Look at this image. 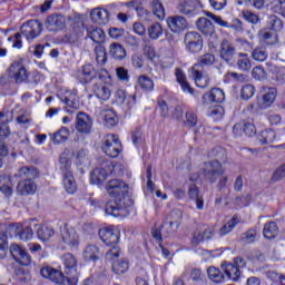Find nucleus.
Returning <instances> with one entry per match:
<instances>
[{"mask_svg": "<svg viewBox=\"0 0 285 285\" xmlns=\"http://www.w3.org/2000/svg\"><path fill=\"white\" fill-rule=\"evenodd\" d=\"M272 11L285 17V0H274L272 2Z\"/></svg>", "mask_w": 285, "mask_h": 285, "instance_id": "nucleus-61", "label": "nucleus"}, {"mask_svg": "<svg viewBox=\"0 0 285 285\" xmlns=\"http://www.w3.org/2000/svg\"><path fill=\"white\" fill-rule=\"evenodd\" d=\"M65 266V274H67V284L77 285L79 284V273H77L78 261L75 255L67 253L62 256Z\"/></svg>", "mask_w": 285, "mask_h": 285, "instance_id": "nucleus-7", "label": "nucleus"}, {"mask_svg": "<svg viewBox=\"0 0 285 285\" xmlns=\"http://www.w3.org/2000/svg\"><path fill=\"white\" fill-rule=\"evenodd\" d=\"M240 17L252 26H262V18L250 10H243Z\"/></svg>", "mask_w": 285, "mask_h": 285, "instance_id": "nucleus-47", "label": "nucleus"}, {"mask_svg": "<svg viewBox=\"0 0 285 285\" xmlns=\"http://www.w3.org/2000/svg\"><path fill=\"white\" fill-rule=\"evenodd\" d=\"M277 137V134L272 128L262 130L256 139L261 146H267V144H273Z\"/></svg>", "mask_w": 285, "mask_h": 285, "instance_id": "nucleus-33", "label": "nucleus"}, {"mask_svg": "<svg viewBox=\"0 0 285 285\" xmlns=\"http://www.w3.org/2000/svg\"><path fill=\"white\" fill-rule=\"evenodd\" d=\"M9 249L10 247L8 245V235L6 234L0 235V259L6 258Z\"/></svg>", "mask_w": 285, "mask_h": 285, "instance_id": "nucleus-60", "label": "nucleus"}, {"mask_svg": "<svg viewBox=\"0 0 285 285\" xmlns=\"http://www.w3.org/2000/svg\"><path fill=\"white\" fill-rule=\"evenodd\" d=\"M137 83L142 92H153V90H155V81L147 75L139 76Z\"/></svg>", "mask_w": 285, "mask_h": 285, "instance_id": "nucleus-40", "label": "nucleus"}, {"mask_svg": "<svg viewBox=\"0 0 285 285\" xmlns=\"http://www.w3.org/2000/svg\"><path fill=\"white\" fill-rule=\"evenodd\" d=\"M101 150L107 155V157H110L111 159H117L119 155H121V151L124 150V147L121 146V140L117 138L115 135H107L101 140Z\"/></svg>", "mask_w": 285, "mask_h": 285, "instance_id": "nucleus-4", "label": "nucleus"}, {"mask_svg": "<svg viewBox=\"0 0 285 285\" xmlns=\"http://www.w3.org/2000/svg\"><path fill=\"white\" fill-rule=\"evenodd\" d=\"M196 28L205 37H213L215 35V24L208 18L200 17L196 21Z\"/></svg>", "mask_w": 285, "mask_h": 285, "instance_id": "nucleus-22", "label": "nucleus"}, {"mask_svg": "<svg viewBox=\"0 0 285 285\" xmlns=\"http://www.w3.org/2000/svg\"><path fill=\"white\" fill-rule=\"evenodd\" d=\"M277 99V88L271 87L265 91V95H263V101L267 106H271Z\"/></svg>", "mask_w": 285, "mask_h": 285, "instance_id": "nucleus-56", "label": "nucleus"}, {"mask_svg": "<svg viewBox=\"0 0 285 285\" xmlns=\"http://www.w3.org/2000/svg\"><path fill=\"white\" fill-rule=\"evenodd\" d=\"M41 79H43V76L41 75V72L33 71L31 73V77L30 76L27 77V82L24 83H27L29 88H37V86L41 83Z\"/></svg>", "mask_w": 285, "mask_h": 285, "instance_id": "nucleus-55", "label": "nucleus"}, {"mask_svg": "<svg viewBox=\"0 0 285 285\" xmlns=\"http://www.w3.org/2000/svg\"><path fill=\"white\" fill-rule=\"evenodd\" d=\"M109 55L111 56V59H116V61H124L127 56L126 49L119 42H112L109 45Z\"/></svg>", "mask_w": 285, "mask_h": 285, "instance_id": "nucleus-31", "label": "nucleus"}, {"mask_svg": "<svg viewBox=\"0 0 285 285\" xmlns=\"http://www.w3.org/2000/svg\"><path fill=\"white\" fill-rule=\"evenodd\" d=\"M90 19L97 26H106L110 21V13L104 8H96L91 10Z\"/></svg>", "mask_w": 285, "mask_h": 285, "instance_id": "nucleus-20", "label": "nucleus"}, {"mask_svg": "<svg viewBox=\"0 0 285 285\" xmlns=\"http://www.w3.org/2000/svg\"><path fill=\"white\" fill-rule=\"evenodd\" d=\"M236 66L240 70V72H248L250 68H253V61H250V56L248 53L239 52L237 53Z\"/></svg>", "mask_w": 285, "mask_h": 285, "instance_id": "nucleus-35", "label": "nucleus"}, {"mask_svg": "<svg viewBox=\"0 0 285 285\" xmlns=\"http://www.w3.org/2000/svg\"><path fill=\"white\" fill-rule=\"evenodd\" d=\"M184 42L189 55H199L204 50V37L197 31H188L185 35Z\"/></svg>", "mask_w": 285, "mask_h": 285, "instance_id": "nucleus-8", "label": "nucleus"}, {"mask_svg": "<svg viewBox=\"0 0 285 285\" xmlns=\"http://www.w3.org/2000/svg\"><path fill=\"white\" fill-rule=\"evenodd\" d=\"M104 119L107 128H114V126L119 124V117H117V111H115V109H107Z\"/></svg>", "mask_w": 285, "mask_h": 285, "instance_id": "nucleus-48", "label": "nucleus"}, {"mask_svg": "<svg viewBox=\"0 0 285 285\" xmlns=\"http://www.w3.org/2000/svg\"><path fill=\"white\" fill-rule=\"evenodd\" d=\"M45 26L49 32H61L66 28V18L60 13H53L46 18Z\"/></svg>", "mask_w": 285, "mask_h": 285, "instance_id": "nucleus-17", "label": "nucleus"}, {"mask_svg": "<svg viewBox=\"0 0 285 285\" xmlns=\"http://www.w3.org/2000/svg\"><path fill=\"white\" fill-rule=\"evenodd\" d=\"M77 78L80 83H90V81H95V79H97V70H95L92 65H85L82 66V70L78 73Z\"/></svg>", "mask_w": 285, "mask_h": 285, "instance_id": "nucleus-24", "label": "nucleus"}, {"mask_svg": "<svg viewBox=\"0 0 285 285\" xmlns=\"http://www.w3.org/2000/svg\"><path fill=\"white\" fill-rule=\"evenodd\" d=\"M71 30L77 32H86V24L80 13H73L68 18Z\"/></svg>", "mask_w": 285, "mask_h": 285, "instance_id": "nucleus-36", "label": "nucleus"}, {"mask_svg": "<svg viewBox=\"0 0 285 285\" xmlns=\"http://www.w3.org/2000/svg\"><path fill=\"white\" fill-rule=\"evenodd\" d=\"M130 268V262L128 258H120L112 263L111 271L116 275H124Z\"/></svg>", "mask_w": 285, "mask_h": 285, "instance_id": "nucleus-41", "label": "nucleus"}, {"mask_svg": "<svg viewBox=\"0 0 285 285\" xmlns=\"http://www.w3.org/2000/svg\"><path fill=\"white\" fill-rule=\"evenodd\" d=\"M185 119V126L188 128H195L197 126V115L195 112L186 111Z\"/></svg>", "mask_w": 285, "mask_h": 285, "instance_id": "nucleus-64", "label": "nucleus"}, {"mask_svg": "<svg viewBox=\"0 0 285 285\" xmlns=\"http://www.w3.org/2000/svg\"><path fill=\"white\" fill-rule=\"evenodd\" d=\"M175 76L177 83H179L184 92H188L189 95H193L194 97L199 99V92L195 91V89L190 86V82H188V80L186 79V73H184V69L176 68Z\"/></svg>", "mask_w": 285, "mask_h": 285, "instance_id": "nucleus-19", "label": "nucleus"}, {"mask_svg": "<svg viewBox=\"0 0 285 285\" xmlns=\"http://www.w3.org/2000/svg\"><path fill=\"white\" fill-rule=\"evenodd\" d=\"M55 235V228L48 225H38L37 237L40 242H48Z\"/></svg>", "mask_w": 285, "mask_h": 285, "instance_id": "nucleus-42", "label": "nucleus"}, {"mask_svg": "<svg viewBox=\"0 0 285 285\" xmlns=\"http://www.w3.org/2000/svg\"><path fill=\"white\" fill-rule=\"evenodd\" d=\"M237 46L230 42L228 39H224L219 45V59L226 66H233L237 57Z\"/></svg>", "mask_w": 285, "mask_h": 285, "instance_id": "nucleus-9", "label": "nucleus"}, {"mask_svg": "<svg viewBox=\"0 0 285 285\" xmlns=\"http://www.w3.org/2000/svg\"><path fill=\"white\" fill-rule=\"evenodd\" d=\"M222 269L226 275V279H230L232 282H237V279H239L242 276L239 267L235 266L233 263L223 262Z\"/></svg>", "mask_w": 285, "mask_h": 285, "instance_id": "nucleus-27", "label": "nucleus"}, {"mask_svg": "<svg viewBox=\"0 0 285 285\" xmlns=\"http://www.w3.org/2000/svg\"><path fill=\"white\" fill-rule=\"evenodd\" d=\"M263 235L265 239H275V237L279 235V227H277V223L273 220L265 223L263 228Z\"/></svg>", "mask_w": 285, "mask_h": 285, "instance_id": "nucleus-39", "label": "nucleus"}, {"mask_svg": "<svg viewBox=\"0 0 285 285\" xmlns=\"http://www.w3.org/2000/svg\"><path fill=\"white\" fill-rule=\"evenodd\" d=\"M7 72L17 86H21V83H26L28 81V69H26V65H23V58H19L11 62Z\"/></svg>", "mask_w": 285, "mask_h": 285, "instance_id": "nucleus-5", "label": "nucleus"}, {"mask_svg": "<svg viewBox=\"0 0 285 285\" xmlns=\"http://www.w3.org/2000/svg\"><path fill=\"white\" fill-rule=\"evenodd\" d=\"M76 130L81 135H90L92 131V118L88 114L79 111L76 116Z\"/></svg>", "mask_w": 285, "mask_h": 285, "instance_id": "nucleus-15", "label": "nucleus"}, {"mask_svg": "<svg viewBox=\"0 0 285 285\" xmlns=\"http://www.w3.org/2000/svg\"><path fill=\"white\" fill-rule=\"evenodd\" d=\"M86 39H91L94 43L101 46L102 43H106V32L99 27L89 26L87 28Z\"/></svg>", "mask_w": 285, "mask_h": 285, "instance_id": "nucleus-21", "label": "nucleus"}, {"mask_svg": "<svg viewBox=\"0 0 285 285\" xmlns=\"http://www.w3.org/2000/svg\"><path fill=\"white\" fill-rule=\"evenodd\" d=\"M50 137L55 146H61V144H66V141H68L70 137V129L68 127H61L50 135Z\"/></svg>", "mask_w": 285, "mask_h": 285, "instance_id": "nucleus-29", "label": "nucleus"}, {"mask_svg": "<svg viewBox=\"0 0 285 285\" xmlns=\"http://www.w3.org/2000/svg\"><path fill=\"white\" fill-rule=\"evenodd\" d=\"M225 99L226 95L224 94V90L213 88L202 96V104L203 106H208V104H224Z\"/></svg>", "mask_w": 285, "mask_h": 285, "instance_id": "nucleus-18", "label": "nucleus"}, {"mask_svg": "<svg viewBox=\"0 0 285 285\" xmlns=\"http://www.w3.org/2000/svg\"><path fill=\"white\" fill-rule=\"evenodd\" d=\"M92 92L97 97V99H101L102 101H108L110 99V88H108L102 82H95L92 87Z\"/></svg>", "mask_w": 285, "mask_h": 285, "instance_id": "nucleus-34", "label": "nucleus"}, {"mask_svg": "<svg viewBox=\"0 0 285 285\" xmlns=\"http://www.w3.org/2000/svg\"><path fill=\"white\" fill-rule=\"evenodd\" d=\"M150 9H151V14L157 17L158 19H164L166 17V9H164V4L159 0H153L150 2Z\"/></svg>", "mask_w": 285, "mask_h": 285, "instance_id": "nucleus-50", "label": "nucleus"}, {"mask_svg": "<svg viewBox=\"0 0 285 285\" xmlns=\"http://www.w3.org/2000/svg\"><path fill=\"white\" fill-rule=\"evenodd\" d=\"M17 193L22 197L35 195L37 193V183L35 180H20L17 185Z\"/></svg>", "mask_w": 285, "mask_h": 285, "instance_id": "nucleus-23", "label": "nucleus"}, {"mask_svg": "<svg viewBox=\"0 0 285 285\" xmlns=\"http://www.w3.org/2000/svg\"><path fill=\"white\" fill-rule=\"evenodd\" d=\"M94 52L96 55V61L98 66H106L108 63V52L104 45H98L95 47Z\"/></svg>", "mask_w": 285, "mask_h": 285, "instance_id": "nucleus-43", "label": "nucleus"}, {"mask_svg": "<svg viewBox=\"0 0 285 285\" xmlns=\"http://www.w3.org/2000/svg\"><path fill=\"white\" fill-rule=\"evenodd\" d=\"M60 239L62 244L69 246V248H77L79 246V234L77 229L68 225V223L60 227Z\"/></svg>", "mask_w": 285, "mask_h": 285, "instance_id": "nucleus-12", "label": "nucleus"}, {"mask_svg": "<svg viewBox=\"0 0 285 285\" xmlns=\"http://www.w3.org/2000/svg\"><path fill=\"white\" fill-rule=\"evenodd\" d=\"M149 39L153 41H157L161 35H164V28H161V23L155 22L154 24L149 26L147 29Z\"/></svg>", "mask_w": 285, "mask_h": 285, "instance_id": "nucleus-51", "label": "nucleus"}, {"mask_svg": "<svg viewBox=\"0 0 285 285\" xmlns=\"http://www.w3.org/2000/svg\"><path fill=\"white\" fill-rule=\"evenodd\" d=\"M17 177L26 181H35L39 179V169L35 166H23L18 170Z\"/></svg>", "mask_w": 285, "mask_h": 285, "instance_id": "nucleus-25", "label": "nucleus"}, {"mask_svg": "<svg viewBox=\"0 0 285 285\" xmlns=\"http://www.w3.org/2000/svg\"><path fill=\"white\" fill-rule=\"evenodd\" d=\"M33 235H35V232L32 230V227L30 226L23 227V225H21L18 234L19 239H21L22 242H28L32 239Z\"/></svg>", "mask_w": 285, "mask_h": 285, "instance_id": "nucleus-58", "label": "nucleus"}, {"mask_svg": "<svg viewBox=\"0 0 285 285\" xmlns=\"http://www.w3.org/2000/svg\"><path fill=\"white\" fill-rule=\"evenodd\" d=\"M253 97H255V86L250 83L244 85L240 90V98L248 101V99H253Z\"/></svg>", "mask_w": 285, "mask_h": 285, "instance_id": "nucleus-54", "label": "nucleus"}, {"mask_svg": "<svg viewBox=\"0 0 285 285\" xmlns=\"http://www.w3.org/2000/svg\"><path fill=\"white\" fill-rule=\"evenodd\" d=\"M62 185L68 195H75L77 193V180L75 174H66L62 176Z\"/></svg>", "mask_w": 285, "mask_h": 285, "instance_id": "nucleus-37", "label": "nucleus"}, {"mask_svg": "<svg viewBox=\"0 0 285 285\" xmlns=\"http://www.w3.org/2000/svg\"><path fill=\"white\" fill-rule=\"evenodd\" d=\"M252 77L253 79H256V81H266L268 79V73H266L264 67L256 66L252 70Z\"/></svg>", "mask_w": 285, "mask_h": 285, "instance_id": "nucleus-53", "label": "nucleus"}, {"mask_svg": "<svg viewBox=\"0 0 285 285\" xmlns=\"http://www.w3.org/2000/svg\"><path fill=\"white\" fill-rule=\"evenodd\" d=\"M179 229V222L165 219L159 227L151 228V237L159 246Z\"/></svg>", "mask_w": 285, "mask_h": 285, "instance_id": "nucleus-3", "label": "nucleus"}, {"mask_svg": "<svg viewBox=\"0 0 285 285\" xmlns=\"http://www.w3.org/2000/svg\"><path fill=\"white\" fill-rule=\"evenodd\" d=\"M255 237H257V232L255 229H248L242 234L239 242L240 244H254Z\"/></svg>", "mask_w": 285, "mask_h": 285, "instance_id": "nucleus-57", "label": "nucleus"}, {"mask_svg": "<svg viewBox=\"0 0 285 285\" xmlns=\"http://www.w3.org/2000/svg\"><path fill=\"white\" fill-rule=\"evenodd\" d=\"M83 258L86 262H99V247L97 245H89L85 248Z\"/></svg>", "mask_w": 285, "mask_h": 285, "instance_id": "nucleus-44", "label": "nucleus"}, {"mask_svg": "<svg viewBox=\"0 0 285 285\" xmlns=\"http://www.w3.org/2000/svg\"><path fill=\"white\" fill-rule=\"evenodd\" d=\"M266 30H272L273 32H282L284 30V21L275 14H271L266 21Z\"/></svg>", "mask_w": 285, "mask_h": 285, "instance_id": "nucleus-38", "label": "nucleus"}, {"mask_svg": "<svg viewBox=\"0 0 285 285\" xmlns=\"http://www.w3.org/2000/svg\"><path fill=\"white\" fill-rule=\"evenodd\" d=\"M98 237L101 239L105 246H109L110 249L106 252V259H117L121 255V248L117 246L119 244L120 234L115 229V226L102 227L98 230Z\"/></svg>", "mask_w": 285, "mask_h": 285, "instance_id": "nucleus-2", "label": "nucleus"}, {"mask_svg": "<svg viewBox=\"0 0 285 285\" xmlns=\"http://www.w3.org/2000/svg\"><path fill=\"white\" fill-rule=\"evenodd\" d=\"M43 32V23L39 20H28L20 27V33L26 37L27 41H33Z\"/></svg>", "mask_w": 285, "mask_h": 285, "instance_id": "nucleus-10", "label": "nucleus"}, {"mask_svg": "<svg viewBox=\"0 0 285 285\" xmlns=\"http://www.w3.org/2000/svg\"><path fill=\"white\" fill-rule=\"evenodd\" d=\"M57 97L61 104H65L66 112L73 115L76 110H79V97H77V90H66L62 94H58Z\"/></svg>", "mask_w": 285, "mask_h": 285, "instance_id": "nucleus-11", "label": "nucleus"}, {"mask_svg": "<svg viewBox=\"0 0 285 285\" xmlns=\"http://www.w3.org/2000/svg\"><path fill=\"white\" fill-rule=\"evenodd\" d=\"M83 39V32L81 31H75L71 29V31L62 37V43H79Z\"/></svg>", "mask_w": 285, "mask_h": 285, "instance_id": "nucleus-49", "label": "nucleus"}, {"mask_svg": "<svg viewBox=\"0 0 285 285\" xmlns=\"http://www.w3.org/2000/svg\"><path fill=\"white\" fill-rule=\"evenodd\" d=\"M202 175L205 177L206 181L215 184V181L224 175V166L217 159L205 161L202 167Z\"/></svg>", "mask_w": 285, "mask_h": 285, "instance_id": "nucleus-6", "label": "nucleus"}, {"mask_svg": "<svg viewBox=\"0 0 285 285\" xmlns=\"http://www.w3.org/2000/svg\"><path fill=\"white\" fill-rule=\"evenodd\" d=\"M191 78L195 81L197 88H208L210 86V77L204 75V70L195 69L191 67Z\"/></svg>", "mask_w": 285, "mask_h": 285, "instance_id": "nucleus-26", "label": "nucleus"}, {"mask_svg": "<svg viewBox=\"0 0 285 285\" xmlns=\"http://www.w3.org/2000/svg\"><path fill=\"white\" fill-rule=\"evenodd\" d=\"M40 275L45 277V279H50V282L58 285H66V282H68V277H66L63 272L51 266L40 268Z\"/></svg>", "mask_w": 285, "mask_h": 285, "instance_id": "nucleus-14", "label": "nucleus"}, {"mask_svg": "<svg viewBox=\"0 0 285 285\" xmlns=\"http://www.w3.org/2000/svg\"><path fill=\"white\" fill-rule=\"evenodd\" d=\"M112 170H115V166H112L111 161H106L100 167L95 168L90 174L91 184H96L97 186L104 184Z\"/></svg>", "mask_w": 285, "mask_h": 285, "instance_id": "nucleus-13", "label": "nucleus"}, {"mask_svg": "<svg viewBox=\"0 0 285 285\" xmlns=\"http://www.w3.org/2000/svg\"><path fill=\"white\" fill-rule=\"evenodd\" d=\"M177 10L180 14H186V17H195L197 14V4L194 1L185 0L178 4Z\"/></svg>", "mask_w": 285, "mask_h": 285, "instance_id": "nucleus-32", "label": "nucleus"}, {"mask_svg": "<svg viewBox=\"0 0 285 285\" xmlns=\"http://www.w3.org/2000/svg\"><path fill=\"white\" fill-rule=\"evenodd\" d=\"M60 173L63 176L66 175H72V161L68 158V157H65V156H60Z\"/></svg>", "mask_w": 285, "mask_h": 285, "instance_id": "nucleus-52", "label": "nucleus"}, {"mask_svg": "<svg viewBox=\"0 0 285 285\" xmlns=\"http://www.w3.org/2000/svg\"><path fill=\"white\" fill-rule=\"evenodd\" d=\"M239 224V217L237 215L233 216L225 225H223L219 229L220 237L228 235V233H233L235 227Z\"/></svg>", "mask_w": 285, "mask_h": 285, "instance_id": "nucleus-46", "label": "nucleus"}, {"mask_svg": "<svg viewBox=\"0 0 285 285\" xmlns=\"http://www.w3.org/2000/svg\"><path fill=\"white\" fill-rule=\"evenodd\" d=\"M106 190L114 200H109L105 205L106 215L111 217H128L130 215V206L135 204L132 195L128 191V184L121 179H111L106 184Z\"/></svg>", "mask_w": 285, "mask_h": 285, "instance_id": "nucleus-1", "label": "nucleus"}, {"mask_svg": "<svg viewBox=\"0 0 285 285\" xmlns=\"http://www.w3.org/2000/svg\"><path fill=\"white\" fill-rule=\"evenodd\" d=\"M116 77H118L119 81H122L124 83H128V81H130V73H128V69L125 67L116 68Z\"/></svg>", "mask_w": 285, "mask_h": 285, "instance_id": "nucleus-63", "label": "nucleus"}, {"mask_svg": "<svg viewBox=\"0 0 285 285\" xmlns=\"http://www.w3.org/2000/svg\"><path fill=\"white\" fill-rule=\"evenodd\" d=\"M21 228V223H12L9 224L6 228V234L9 235V237H19V230Z\"/></svg>", "mask_w": 285, "mask_h": 285, "instance_id": "nucleus-62", "label": "nucleus"}, {"mask_svg": "<svg viewBox=\"0 0 285 285\" xmlns=\"http://www.w3.org/2000/svg\"><path fill=\"white\" fill-rule=\"evenodd\" d=\"M207 275L209 279H212V282H215L216 284H222L226 281V276L224 275V273L219 268L214 266L208 267Z\"/></svg>", "mask_w": 285, "mask_h": 285, "instance_id": "nucleus-45", "label": "nucleus"}, {"mask_svg": "<svg viewBox=\"0 0 285 285\" xmlns=\"http://www.w3.org/2000/svg\"><path fill=\"white\" fill-rule=\"evenodd\" d=\"M215 55L213 53H204L203 56H199L197 59V62L194 63V66L191 68H195L197 70H204V66H206L207 68H209L210 66H215Z\"/></svg>", "mask_w": 285, "mask_h": 285, "instance_id": "nucleus-30", "label": "nucleus"}, {"mask_svg": "<svg viewBox=\"0 0 285 285\" xmlns=\"http://www.w3.org/2000/svg\"><path fill=\"white\" fill-rule=\"evenodd\" d=\"M167 26L174 35H181L185 30H188V20L184 16H170L167 18Z\"/></svg>", "mask_w": 285, "mask_h": 285, "instance_id": "nucleus-16", "label": "nucleus"}, {"mask_svg": "<svg viewBox=\"0 0 285 285\" xmlns=\"http://www.w3.org/2000/svg\"><path fill=\"white\" fill-rule=\"evenodd\" d=\"M188 197L190 202H195L197 210H204V196L199 194V187L193 184L188 189Z\"/></svg>", "mask_w": 285, "mask_h": 285, "instance_id": "nucleus-28", "label": "nucleus"}, {"mask_svg": "<svg viewBox=\"0 0 285 285\" xmlns=\"http://www.w3.org/2000/svg\"><path fill=\"white\" fill-rule=\"evenodd\" d=\"M252 58L254 61H266L268 59V52L262 47H257L252 51Z\"/></svg>", "mask_w": 285, "mask_h": 285, "instance_id": "nucleus-59", "label": "nucleus"}]
</instances>
